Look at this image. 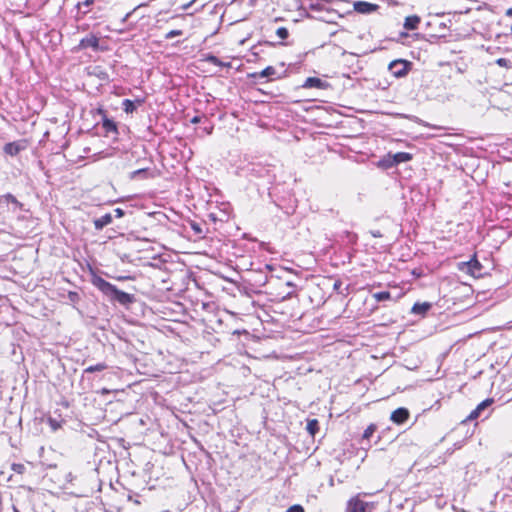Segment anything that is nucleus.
I'll list each match as a JSON object with an SVG mask.
<instances>
[{
    "mask_svg": "<svg viewBox=\"0 0 512 512\" xmlns=\"http://www.w3.org/2000/svg\"><path fill=\"white\" fill-rule=\"evenodd\" d=\"M93 285L98 288L110 300L116 301L121 305H129L134 302V295L119 290L115 285L106 281L102 277L96 276L92 280Z\"/></svg>",
    "mask_w": 512,
    "mask_h": 512,
    "instance_id": "obj_1",
    "label": "nucleus"
},
{
    "mask_svg": "<svg viewBox=\"0 0 512 512\" xmlns=\"http://www.w3.org/2000/svg\"><path fill=\"white\" fill-rule=\"evenodd\" d=\"M458 269L475 278L483 276V265L479 262L476 255L467 262H460L458 264Z\"/></svg>",
    "mask_w": 512,
    "mask_h": 512,
    "instance_id": "obj_2",
    "label": "nucleus"
},
{
    "mask_svg": "<svg viewBox=\"0 0 512 512\" xmlns=\"http://www.w3.org/2000/svg\"><path fill=\"white\" fill-rule=\"evenodd\" d=\"M410 65L411 64L405 60H394L389 64L388 69L396 78H402L407 75Z\"/></svg>",
    "mask_w": 512,
    "mask_h": 512,
    "instance_id": "obj_3",
    "label": "nucleus"
},
{
    "mask_svg": "<svg viewBox=\"0 0 512 512\" xmlns=\"http://www.w3.org/2000/svg\"><path fill=\"white\" fill-rule=\"evenodd\" d=\"M27 148V143L25 140H18L14 142H9L4 145V152L10 156H16L21 151Z\"/></svg>",
    "mask_w": 512,
    "mask_h": 512,
    "instance_id": "obj_4",
    "label": "nucleus"
},
{
    "mask_svg": "<svg viewBox=\"0 0 512 512\" xmlns=\"http://www.w3.org/2000/svg\"><path fill=\"white\" fill-rule=\"evenodd\" d=\"M353 8L356 12L360 14H371L375 12L379 8V6L377 4L366 1H356L353 4Z\"/></svg>",
    "mask_w": 512,
    "mask_h": 512,
    "instance_id": "obj_5",
    "label": "nucleus"
},
{
    "mask_svg": "<svg viewBox=\"0 0 512 512\" xmlns=\"http://www.w3.org/2000/svg\"><path fill=\"white\" fill-rule=\"evenodd\" d=\"M409 416L410 413L408 409L400 407L391 413L390 420L393 423L400 425L405 423L408 420Z\"/></svg>",
    "mask_w": 512,
    "mask_h": 512,
    "instance_id": "obj_6",
    "label": "nucleus"
},
{
    "mask_svg": "<svg viewBox=\"0 0 512 512\" xmlns=\"http://www.w3.org/2000/svg\"><path fill=\"white\" fill-rule=\"evenodd\" d=\"M329 83L317 78V77H308L303 83V88H316V89H327L329 87Z\"/></svg>",
    "mask_w": 512,
    "mask_h": 512,
    "instance_id": "obj_7",
    "label": "nucleus"
},
{
    "mask_svg": "<svg viewBox=\"0 0 512 512\" xmlns=\"http://www.w3.org/2000/svg\"><path fill=\"white\" fill-rule=\"evenodd\" d=\"M492 403H493V399L488 398V399L483 400L481 403H479L476 406V408L473 411H471V413L468 416V419L474 420V419L478 418L481 415V412L484 409H486L487 407H489Z\"/></svg>",
    "mask_w": 512,
    "mask_h": 512,
    "instance_id": "obj_8",
    "label": "nucleus"
},
{
    "mask_svg": "<svg viewBox=\"0 0 512 512\" xmlns=\"http://www.w3.org/2000/svg\"><path fill=\"white\" fill-rule=\"evenodd\" d=\"M144 103V99H136L132 101L130 99H124L122 101V108L126 113H133L136 110L137 105L140 106Z\"/></svg>",
    "mask_w": 512,
    "mask_h": 512,
    "instance_id": "obj_9",
    "label": "nucleus"
},
{
    "mask_svg": "<svg viewBox=\"0 0 512 512\" xmlns=\"http://www.w3.org/2000/svg\"><path fill=\"white\" fill-rule=\"evenodd\" d=\"M392 156L394 159L391 160L392 162H390V164H395V166L400 163L408 162L413 158L412 154L408 152H397L392 154Z\"/></svg>",
    "mask_w": 512,
    "mask_h": 512,
    "instance_id": "obj_10",
    "label": "nucleus"
},
{
    "mask_svg": "<svg viewBox=\"0 0 512 512\" xmlns=\"http://www.w3.org/2000/svg\"><path fill=\"white\" fill-rule=\"evenodd\" d=\"M421 19L417 15H411L407 16L404 21V28L406 30H415L418 28V25L420 24Z\"/></svg>",
    "mask_w": 512,
    "mask_h": 512,
    "instance_id": "obj_11",
    "label": "nucleus"
},
{
    "mask_svg": "<svg viewBox=\"0 0 512 512\" xmlns=\"http://www.w3.org/2000/svg\"><path fill=\"white\" fill-rule=\"evenodd\" d=\"M95 0H84L76 4L77 15L84 16L89 12L90 6L93 5Z\"/></svg>",
    "mask_w": 512,
    "mask_h": 512,
    "instance_id": "obj_12",
    "label": "nucleus"
},
{
    "mask_svg": "<svg viewBox=\"0 0 512 512\" xmlns=\"http://www.w3.org/2000/svg\"><path fill=\"white\" fill-rule=\"evenodd\" d=\"M98 45H99V39L94 35H90V36L83 38L79 44V46L81 48H89V47L97 48Z\"/></svg>",
    "mask_w": 512,
    "mask_h": 512,
    "instance_id": "obj_13",
    "label": "nucleus"
},
{
    "mask_svg": "<svg viewBox=\"0 0 512 512\" xmlns=\"http://www.w3.org/2000/svg\"><path fill=\"white\" fill-rule=\"evenodd\" d=\"M112 222V216L109 213L102 215L101 217L94 220V226L97 230L103 229L105 226Z\"/></svg>",
    "mask_w": 512,
    "mask_h": 512,
    "instance_id": "obj_14",
    "label": "nucleus"
},
{
    "mask_svg": "<svg viewBox=\"0 0 512 512\" xmlns=\"http://www.w3.org/2000/svg\"><path fill=\"white\" fill-rule=\"evenodd\" d=\"M349 507L353 512H366L367 503L360 499H352L349 502Z\"/></svg>",
    "mask_w": 512,
    "mask_h": 512,
    "instance_id": "obj_15",
    "label": "nucleus"
},
{
    "mask_svg": "<svg viewBox=\"0 0 512 512\" xmlns=\"http://www.w3.org/2000/svg\"><path fill=\"white\" fill-rule=\"evenodd\" d=\"M431 308V304L428 302L415 303L411 309L413 314L424 315Z\"/></svg>",
    "mask_w": 512,
    "mask_h": 512,
    "instance_id": "obj_16",
    "label": "nucleus"
},
{
    "mask_svg": "<svg viewBox=\"0 0 512 512\" xmlns=\"http://www.w3.org/2000/svg\"><path fill=\"white\" fill-rule=\"evenodd\" d=\"M205 61L208 62V63H211L215 66H220V67H230V63H225V62H222L218 57L214 56V55H207L205 57Z\"/></svg>",
    "mask_w": 512,
    "mask_h": 512,
    "instance_id": "obj_17",
    "label": "nucleus"
},
{
    "mask_svg": "<svg viewBox=\"0 0 512 512\" xmlns=\"http://www.w3.org/2000/svg\"><path fill=\"white\" fill-rule=\"evenodd\" d=\"M275 73H276L275 68L272 66H268L265 69H263L262 71H260L259 73H254L252 76L267 78V77H271V76L275 75Z\"/></svg>",
    "mask_w": 512,
    "mask_h": 512,
    "instance_id": "obj_18",
    "label": "nucleus"
},
{
    "mask_svg": "<svg viewBox=\"0 0 512 512\" xmlns=\"http://www.w3.org/2000/svg\"><path fill=\"white\" fill-rule=\"evenodd\" d=\"M2 199L5 200L7 203H11L14 206V209H21L22 204L16 199V197L10 193H7L2 196Z\"/></svg>",
    "mask_w": 512,
    "mask_h": 512,
    "instance_id": "obj_19",
    "label": "nucleus"
},
{
    "mask_svg": "<svg viewBox=\"0 0 512 512\" xmlns=\"http://www.w3.org/2000/svg\"><path fill=\"white\" fill-rule=\"evenodd\" d=\"M149 175V170L146 168L138 169L135 171H132L130 173V179H136V178H147Z\"/></svg>",
    "mask_w": 512,
    "mask_h": 512,
    "instance_id": "obj_20",
    "label": "nucleus"
},
{
    "mask_svg": "<svg viewBox=\"0 0 512 512\" xmlns=\"http://www.w3.org/2000/svg\"><path fill=\"white\" fill-rule=\"evenodd\" d=\"M394 159L392 154L391 153H388L386 156H384L380 161H379V166L380 167H383V168H391L393 166H395V164H390V162H392L391 160Z\"/></svg>",
    "mask_w": 512,
    "mask_h": 512,
    "instance_id": "obj_21",
    "label": "nucleus"
},
{
    "mask_svg": "<svg viewBox=\"0 0 512 512\" xmlns=\"http://www.w3.org/2000/svg\"><path fill=\"white\" fill-rule=\"evenodd\" d=\"M107 368V365L105 363H97L95 365L88 366L84 372L85 373H93V372H99L103 371Z\"/></svg>",
    "mask_w": 512,
    "mask_h": 512,
    "instance_id": "obj_22",
    "label": "nucleus"
},
{
    "mask_svg": "<svg viewBox=\"0 0 512 512\" xmlns=\"http://www.w3.org/2000/svg\"><path fill=\"white\" fill-rule=\"evenodd\" d=\"M373 298L378 302L386 301L391 299V294L388 291L376 292L373 294Z\"/></svg>",
    "mask_w": 512,
    "mask_h": 512,
    "instance_id": "obj_23",
    "label": "nucleus"
},
{
    "mask_svg": "<svg viewBox=\"0 0 512 512\" xmlns=\"http://www.w3.org/2000/svg\"><path fill=\"white\" fill-rule=\"evenodd\" d=\"M103 127L105 128V130L107 132H115L117 130V126L115 124V122L111 119H107L105 118L103 120Z\"/></svg>",
    "mask_w": 512,
    "mask_h": 512,
    "instance_id": "obj_24",
    "label": "nucleus"
},
{
    "mask_svg": "<svg viewBox=\"0 0 512 512\" xmlns=\"http://www.w3.org/2000/svg\"><path fill=\"white\" fill-rule=\"evenodd\" d=\"M318 429H319V425H318V421L316 419H312V420L308 421L307 430L309 431V433L312 436H314L316 434Z\"/></svg>",
    "mask_w": 512,
    "mask_h": 512,
    "instance_id": "obj_25",
    "label": "nucleus"
},
{
    "mask_svg": "<svg viewBox=\"0 0 512 512\" xmlns=\"http://www.w3.org/2000/svg\"><path fill=\"white\" fill-rule=\"evenodd\" d=\"M276 35L281 39V40H285L288 38L289 36V31L287 28L285 27H279L277 30H276Z\"/></svg>",
    "mask_w": 512,
    "mask_h": 512,
    "instance_id": "obj_26",
    "label": "nucleus"
},
{
    "mask_svg": "<svg viewBox=\"0 0 512 512\" xmlns=\"http://www.w3.org/2000/svg\"><path fill=\"white\" fill-rule=\"evenodd\" d=\"M11 469L17 474H23L26 470V467L22 463H13Z\"/></svg>",
    "mask_w": 512,
    "mask_h": 512,
    "instance_id": "obj_27",
    "label": "nucleus"
},
{
    "mask_svg": "<svg viewBox=\"0 0 512 512\" xmlns=\"http://www.w3.org/2000/svg\"><path fill=\"white\" fill-rule=\"evenodd\" d=\"M48 424L53 431H56L58 428H60V422L52 417L48 418Z\"/></svg>",
    "mask_w": 512,
    "mask_h": 512,
    "instance_id": "obj_28",
    "label": "nucleus"
},
{
    "mask_svg": "<svg viewBox=\"0 0 512 512\" xmlns=\"http://www.w3.org/2000/svg\"><path fill=\"white\" fill-rule=\"evenodd\" d=\"M496 64L499 65L500 67H505V68L510 67V61L506 58H498L496 60Z\"/></svg>",
    "mask_w": 512,
    "mask_h": 512,
    "instance_id": "obj_29",
    "label": "nucleus"
},
{
    "mask_svg": "<svg viewBox=\"0 0 512 512\" xmlns=\"http://www.w3.org/2000/svg\"><path fill=\"white\" fill-rule=\"evenodd\" d=\"M182 33H183V32H182V30H171V31H169V32L166 34L165 38H166V39H172V38H174V37H176V36H180V35H182Z\"/></svg>",
    "mask_w": 512,
    "mask_h": 512,
    "instance_id": "obj_30",
    "label": "nucleus"
},
{
    "mask_svg": "<svg viewBox=\"0 0 512 512\" xmlns=\"http://www.w3.org/2000/svg\"><path fill=\"white\" fill-rule=\"evenodd\" d=\"M374 431H375V426L374 425L368 426L365 429L364 433H363V437L364 438H369L374 433Z\"/></svg>",
    "mask_w": 512,
    "mask_h": 512,
    "instance_id": "obj_31",
    "label": "nucleus"
},
{
    "mask_svg": "<svg viewBox=\"0 0 512 512\" xmlns=\"http://www.w3.org/2000/svg\"><path fill=\"white\" fill-rule=\"evenodd\" d=\"M285 512H304V509L301 505H293L289 507Z\"/></svg>",
    "mask_w": 512,
    "mask_h": 512,
    "instance_id": "obj_32",
    "label": "nucleus"
},
{
    "mask_svg": "<svg viewBox=\"0 0 512 512\" xmlns=\"http://www.w3.org/2000/svg\"><path fill=\"white\" fill-rule=\"evenodd\" d=\"M197 0H190L187 3L182 4L179 9L181 11H187Z\"/></svg>",
    "mask_w": 512,
    "mask_h": 512,
    "instance_id": "obj_33",
    "label": "nucleus"
},
{
    "mask_svg": "<svg viewBox=\"0 0 512 512\" xmlns=\"http://www.w3.org/2000/svg\"><path fill=\"white\" fill-rule=\"evenodd\" d=\"M419 123H420L421 125H423L424 127H429V128H433V129H437V130H442V129H444L442 126L432 125V124H430V123H428V122H425V121H423V120H419Z\"/></svg>",
    "mask_w": 512,
    "mask_h": 512,
    "instance_id": "obj_34",
    "label": "nucleus"
},
{
    "mask_svg": "<svg viewBox=\"0 0 512 512\" xmlns=\"http://www.w3.org/2000/svg\"><path fill=\"white\" fill-rule=\"evenodd\" d=\"M68 297L73 302L77 301L79 298L78 293L72 291L69 292Z\"/></svg>",
    "mask_w": 512,
    "mask_h": 512,
    "instance_id": "obj_35",
    "label": "nucleus"
},
{
    "mask_svg": "<svg viewBox=\"0 0 512 512\" xmlns=\"http://www.w3.org/2000/svg\"><path fill=\"white\" fill-rule=\"evenodd\" d=\"M115 213H116L117 217H122L123 216V211L120 208L115 209Z\"/></svg>",
    "mask_w": 512,
    "mask_h": 512,
    "instance_id": "obj_36",
    "label": "nucleus"
},
{
    "mask_svg": "<svg viewBox=\"0 0 512 512\" xmlns=\"http://www.w3.org/2000/svg\"><path fill=\"white\" fill-rule=\"evenodd\" d=\"M199 121H200V117L199 116H195L191 120L192 123H198Z\"/></svg>",
    "mask_w": 512,
    "mask_h": 512,
    "instance_id": "obj_37",
    "label": "nucleus"
},
{
    "mask_svg": "<svg viewBox=\"0 0 512 512\" xmlns=\"http://www.w3.org/2000/svg\"><path fill=\"white\" fill-rule=\"evenodd\" d=\"M192 228H193V230H195L196 232H201V229H200V228L198 227V225H196V224H193V225H192Z\"/></svg>",
    "mask_w": 512,
    "mask_h": 512,
    "instance_id": "obj_38",
    "label": "nucleus"
},
{
    "mask_svg": "<svg viewBox=\"0 0 512 512\" xmlns=\"http://www.w3.org/2000/svg\"><path fill=\"white\" fill-rule=\"evenodd\" d=\"M340 286H341V282L340 281H336L334 283V289H338Z\"/></svg>",
    "mask_w": 512,
    "mask_h": 512,
    "instance_id": "obj_39",
    "label": "nucleus"
},
{
    "mask_svg": "<svg viewBox=\"0 0 512 512\" xmlns=\"http://www.w3.org/2000/svg\"><path fill=\"white\" fill-rule=\"evenodd\" d=\"M506 15L512 18V8L507 10Z\"/></svg>",
    "mask_w": 512,
    "mask_h": 512,
    "instance_id": "obj_40",
    "label": "nucleus"
},
{
    "mask_svg": "<svg viewBox=\"0 0 512 512\" xmlns=\"http://www.w3.org/2000/svg\"><path fill=\"white\" fill-rule=\"evenodd\" d=\"M204 6H205V5H204V4H202L198 9H196V10H195V12H198V11L202 10V9L204 8Z\"/></svg>",
    "mask_w": 512,
    "mask_h": 512,
    "instance_id": "obj_41",
    "label": "nucleus"
},
{
    "mask_svg": "<svg viewBox=\"0 0 512 512\" xmlns=\"http://www.w3.org/2000/svg\"><path fill=\"white\" fill-rule=\"evenodd\" d=\"M373 235H374L375 237H378V236H380V233H379V232H377V233H373Z\"/></svg>",
    "mask_w": 512,
    "mask_h": 512,
    "instance_id": "obj_42",
    "label": "nucleus"
},
{
    "mask_svg": "<svg viewBox=\"0 0 512 512\" xmlns=\"http://www.w3.org/2000/svg\"><path fill=\"white\" fill-rule=\"evenodd\" d=\"M287 285L288 286H293V284L291 282H287Z\"/></svg>",
    "mask_w": 512,
    "mask_h": 512,
    "instance_id": "obj_43",
    "label": "nucleus"
},
{
    "mask_svg": "<svg viewBox=\"0 0 512 512\" xmlns=\"http://www.w3.org/2000/svg\"><path fill=\"white\" fill-rule=\"evenodd\" d=\"M509 142L511 143V146H512V139H511V140H509Z\"/></svg>",
    "mask_w": 512,
    "mask_h": 512,
    "instance_id": "obj_44",
    "label": "nucleus"
}]
</instances>
